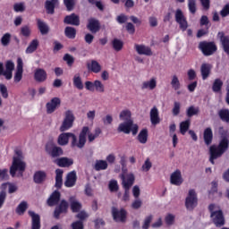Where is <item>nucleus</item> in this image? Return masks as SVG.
Segmentation results:
<instances>
[{
	"mask_svg": "<svg viewBox=\"0 0 229 229\" xmlns=\"http://www.w3.org/2000/svg\"><path fill=\"white\" fill-rule=\"evenodd\" d=\"M101 133V129L98 128L94 131L89 126H84L80 134L79 138L75 136L74 133L72 134L71 146L72 148H78L81 149L85 148V144H87V138L89 142H94L99 134Z\"/></svg>",
	"mask_w": 229,
	"mask_h": 229,
	"instance_id": "f257e3e1",
	"label": "nucleus"
},
{
	"mask_svg": "<svg viewBox=\"0 0 229 229\" xmlns=\"http://www.w3.org/2000/svg\"><path fill=\"white\" fill-rule=\"evenodd\" d=\"M72 229H83V222L81 220L73 222L72 224Z\"/></svg>",
	"mask_w": 229,
	"mask_h": 229,
	"instance_id": "774afa93",
	"label": "nucleus"
},
{
	"mask_svg": "<svg viewBox=\"0 0 229 229\" xmlns=\"http://www.w3.org/2000/svg\"><path fill=\"white\" fill-rule=\"evenodd\" d=\"M175 216L169 213L165 216V222L166 223V225H174V219H175Z\"/></svg>",
	"mask_w": 229,
	"mask_h": 229,
	"instance_id": "e2e57ef3",
	"label": "nucleus"
},
{
	"mask_svg": "<svg viewBox=\"0 0 229 229\" xmlns=\"http://www.w3.org/2000/svg\"><path fill=\"white\" fill-rule=\"evenodd\" d=\"M76 180H78V177L76 175L75 171H72L68 173L64 182L65 187H68V188L74 187L76 185Z\"/></svg>",
	"mask_w": 229,
	"mask_h": 229,
	"instance_id": "412c9836",
	"label": "nucleus"
},
{
	"mask_svg": "<svg viewBox=\"0 0 229 229\" xmlns=\"http://www.w3.org/2000/svg\"><path fill=\"white\" fill-rule=\"evenodd\" d=\"M199 47L206 56H210V55H214V53L217 51V47H216V44L212 42H200Z\"/></svg>",
	"mask_w": 229,
	"mask_h": 229,
	"instance_id": "1a4fd4ad",
	"label": "nucleus"
},
{
	"mask_svg": "<svg viewBox=\"0 0 229 229\" xmlns=\"http://www.w3.org/2000/svg\"><path fill=\"white\" fill-rule=\"evenodd\" d=\"M228 144H229L228 139L224 138L220 140V143L218 146L212 145L209 148V155H210L209 162H211V164H215L214 161L225 154L226 149H228Z\"/></svg>",
	"mask_w": 229,
	"mask_h": 229,
	"instance_id": "7ed1b4c3",
	"label": "nucleus"
},
{
	"mask_svg": "<svg viewBox=\"0 0 229 229\" xmlns=\"http://www.w3.org/2000/svg\"><path fill=\"white\" fill-rule=\"evenodd\" d=\"M150 121L152 124L157 125L160 123V116L158 115V108L153 107L150 110Z\"/></svg>",
	"mask_w": 229,
	"mask_h": 229,
	"instance_id": "c9c22d12",
	"label": "nucleus"
},
{
	"mask_svg": "<svg viewBox=\"0 0 229 229\" xmlns=\"http://www.w3.org/2000/svg\"><path fill=\"white\" fill-rule=\"evenodd\" d=\"M134 49L138 55H144L145 56H151V55H153L151 48H149V47H146L145 45H135Z\"/></svg>",
	"mask_w": 229,
	"mask_h": 229,
	"instance_id": "4be33fe9",
	"label": "nucleus"
},
{
	"mask_svg": "<svg viewBox=\"0 0 229 229\" xmlns=\"http://www.w3.org/2000/svg\"><path fill=\"white\" fill-rule=\"evenodd\" d=\"M204 142L207 146H210L212 144V139H214V133L212 132V129L208 127L204 130Z\"/></svg>",
	"mask_w": 229,
	"mask_h": 229,
	"instance_id": "72a5a7b5",
	"label": "nucleus"
},
{
	"mask_svg": "<svg viewBox=\"0 0 229 229\" xmlns=\"http://www.w3.org/2000/svg\"><path fill=\"white\" fill-rule=\"evenodd\" d=\"M186 114H187L188 117H192L193 115H198V114H199V108L191 106L187 109Z\"/></svg>",
	"mask_w": 229,
	"mask_h": 229,
	"instance_id": "5fc2aeb1",
	"label": "nucleus"
},
{
	"mask_svg": "<svg viewBox=\"0 0 229 229\" xmlns=\"http://www.w3.org/2000/svg\"><path fill=\"white\" fill-rule=\"evenodd\" d=\"M119 119L120 121H133L131 120V111H130L129 109H124L123 111L120 112L119 114Z\"/></svg>",
	"mask_w": 229,
	"mask_h": 229,
	"instance_id": "ea45409f",
	"label": "nucleus"
},
{
	"mask_svg": "<svg viewBox=\"0 0 229 229\" xmlns=\"http://www.w3.org/2000/svg\"><path fill=\"white\" fill-rule=\"evenodd\" d=\"M26 161H24V155L21 150H15L13 157V162L10 166V174L13 178H21L26 171Z\"/></svg>",
	"mask_w": 229,
	"mask_h": 229,
	"instance_id": "f03ea898",
	"label": "nucleus"
},
{
	"mask_svg": "<svg viewBox=\"0 0 229 229\" xmlns=\"http://www.w3.org/2000/svg\"><path fill=\"white\" fill-rule=\"evenodd\" d=\"M175 21H176L177 23H179L180 29L182 31H185V30H187V28H189V25L187 23V20L185 19V16L183 15V13L180 9H178L175 12Z\"/></svg>",
	"mask_w": 229,
	"mask_h": 229,
	"instance_id": "2eb2a0df",
	"label": "nucleus"
},
{
	"mask_svg": "<svg viewBox=\"0 0 229 229\" xmlns=\"http://www.w3.org/2000/svg\"><path fill=\"white\" fill-rule=\"evenodd\" d=\"M10 40H12V34L10 33H5L3 35V37L1 38V44L2 46H8V44H10Z\"/></svg>",
	"mask_w": 229,
	"mask_h": 229,
	"instance_id": "6e6d98bb",
	"label": "nucleus"
},
{
	"mask_svg": "<svg viewBox=\"0 0 229 229\" xmlns=\"http://www.w3.org/2000/svg\"><path fill=\"white\" fill-rule=\"evenodd\" d=\"M211 71H212V65L207 63L202 64L200 66V74L202 76V80H207L208 76H210Z\"/></svg>",
	"mask_w": 229,
	"mask_h": 229,
	"instance_id": "c756f323",
	"label": "nucleus"
},
{
	"mask_svg": "<svg viewBox=\"0 0 229 229\" xmlns=\"http://www.w3.org/2000/svg\"><path fill=\"white\" fill-rule=\"evenodd\" d=\"M118 190H119V184H117V181L115 180L110 181L109 191H111V192H117Z\"/></svg>",
	"mask_w": 229,
	"mask_h": 229,
	"instance_id": "680f3d73",
	"label": "nucleus"
},
{
	"mask_svg": "<svg viewBox=\"0 0 229 229\" xmlns=\"http://www.w3.org/2000/svg\"><path fill=\"white\" fill-rule=\"evenodd\" d=\"M131 207L133 208V210H139V208H142V199L137 198L132 201Z\"/></svg>",
	"mask_w": 229,
	"mask_h": 229,
	"instance_id": "bf43d9fd",
	"label": "nucleus"
},
{
	"mask_svg": "<svg viewBox=\"0 0 229 229\" xmlns=\"http://www.w3.org/2000/svg\"><path fill=\"white\" fill-rule=\"evenodd\" d=\"M88 71L90 72H94L95 74H99L101 70L103 69V66L99 64V62L96 60H91L87 64Z\"/></svg>",
	"mask_w": 229,
	"mask_h": 229,
	"instance_id": "aec40b11",
	"label": "nucleus"
},
{
	"mask_svg": "<svg viewBox=\"0 0 229 229\" xmlns=\"http://www.w3.org/2000/svg\"><path fill=\"white\" fill-rule=\"evenodd\" d=\"M29 216L32 219V229H40V216L35 211H29Z\"/></svg>",
	"mask_w": 229,
	"mask_h": 229,
	"instance_id": "c85d7f7f",
	"label": "nucleus"
},
{
	"mask_svg": "<svg viewBox=\"0 0 229 229\" xmlns=\"http://www.w3.org/2000/svg\"><path fill=\"white\" fill-rule=\"evenodd\" d=\"M118 131H122L126 134L131 131L132 135H137L139 132V125L135 124L133 121H125L119 124Z\"/></svg>",
	"mask_w": 229,
	"mask_h": 229,
	"instance_id": "423d86ee",
	"label": "nucleus"
},
{
	"mask_svg": "<svg viewBox=\"0 0 229 229\" xmlns=\"http://www.w3.org/2000/svg\"><path fill=\"white\" fill-rule=\"evenodd\" d=\"M2 191H6L8 189L9 194H13V192H17V184L13 182H4L1 185Z\"/></svg>",
	"mask_w": 229,
	"mask_h": 229,
	"instance_id": "e433bc0d",
	"label": "nucleus"
},
{
	"mask_svg": "<svg viewBox=\"0 0 229 229\" xmlns=\"http://www.w3.org/2000/svg\"><path fill=\"white\" fill-rule=\"evenodd\" d=\"M13 10L16 13H22L26 12V3H24V2L15 3L13 6Z\"/></svg>",
	"mask_w": 229,
	"mask_h": 229,
	"instance_id": "37998d69",
	"label": "nucleus"
},
{
	"mask_svg": "<svg viewBox=\"0 0 229 229\" xmlns=\"http://www.w3.org/2000/svg\"><path fill=\"white\" fill-rule=\"evenodd\" d=\"M47 178V173L43 170H38L34 173L33 180L35 183H44Z\"/></svg>",
	"mask_w": 229,
	"mask_h": 229,
	"instance_id": "5701e85b",
	"label": "nucleus"
},
{
	"mask_svg": "<svg viewBox=\"0 0 229 229\" xmlns=\"http://www.w3.org/2000/svg\"><path fill=\"white\" fill-rule=\"evenodd\" d=\"M191 127V120H186L180 123V132L182 135H185L187 131H189V128Z\"/></svg>",
	"mask_w": 229,
	"mask_h": 229,
	"instance_id": "49530a36",
	"label": "nucleus"
},
{
	"mask_svg": "<svg viewBox=\"0 0 229 229\" xmlns=\"http://www.w3.org/2000/svg\"><path fill=\"white\" fill-rule=\"evenodd\" d=\"M64 33L68 38H74L76 37V30L72 27H66Z\"/></svg>",
	"mask_w": 229,
	"mask_h": 229,
	"instance_id": "864d4df0",
	"label": "nucleus"
},
{
	"mask_svg": "<svg viewBox=\"0 0 229 229\" xmlns=\"http://www.w3.org/2000/svg\"><path fill=\"white\" fill-rule=\"evenodd\" d=\"M70 203L72 212H80V209L81 208V203H80L76 198H70Z\"/></svg>",
	"mask_w": 229,
	"mask_h": 229,
	"instance_id": "79ce46f5",
	"label": "nucleus"
},
{
	"mask_svg": "<svg viewBox=\"0 0 229 229\" xmlns=\"http://www.w3.org/2000/svg\"><path fill=\"white\" fill-rule=\"evenodd\" d=\"M34 79L39 83H42L47 80V72L44 69H37L34 72Z\"/></svg>",
	"mask_w": 229,
	"mask_h": 229,
	"instance_id": "a878e982",
	"label": "nucleus"
},
{
	"mask_svg": "<svg viewBox=\"0 0 229 229\" xmlns=\"http://www.w3.org/2000/svg\"><path fill=\"white\" fill-rule=\"evenodd\" d=\"M219 115L222 119V121H225V123H228L229 121V111L227 109H223L219 112Z\"/></svg>",
	"mask_w": 229,
	"mask_h": 229,
	"instance_id": "69168bd1",
	"label": "nucleus"
},
{
	"mask_svg": "<svg viewBox=\"0 0 229 229\" xmlns=\"http://www.w3.org/2000/svg\"><path fill=\"white\" fill-rule=\"evenodd\" d=\"M64 4L66 6L68 12H72L74 10V4H76V0H64Z\"/></svg>",
	"mask_w": 229,
	"mask_h": 229,
	"instance_id": "4d7b16f0",
	"label": "nucleus"
},
{
	"mask_svg": "<svg viewBox=\"0 0 229 229\" xmlns=\"http://www.w3.org/2000/svg\"><path fill=\"white\" fill-rule=\"evenodd\" d=\"M170 183L172 185H175L176 187H180L182 183H183V176H182V171L175 170L170 175Z\"/></svg>",
	"mask_w": 229,
	"mask_h": 229,
	"instance_id": "dca6fc26",
	"label": "nucleus"
},
{
	"mask_svg": "<svg viewBox=\"0 0 229 229\" xmlns=\"http://www.w3.org/2000/svg\"><path fill=\"white\" fill-rule=\"evenodd\" d=\"M171 85L174 90H180V89H182V83L180 82V78L178 75L174 74L172 76Z\"/></svg>",
	"mask_w": 229,
	"mask_h": 229,
	"instance_id": "a19ab883",
	"label": "nucleus"
},
{
	"mask_svg": "<svg viewBox=\"0 0 229 229\" xmlns=\"http://www.w3.org/2000/svg\"><path fill=\"white\" fill-rule=\"evenodd\" d=\"M38 46H40L38 39H32L25 50L26 55H32V53H35V51L38 49Z\"/></svg>",
	"mask_w": 229,
	"mask_h": 229,
	"instance_id": "bb28decb",
	"label": "nucleus"
},
{
	"mask_svg": "<svg viewBox=\"0 0 229 229\" xmlns=\"http://www.w3.org/2000/svg\"><path fill=\"white\" fill-rule=\"evenodd\" d=\"M84 85L86 90H89V92H98L99 94L105 92V84L99 80H95L93 82L87 81Z\"/></svg>",
	"mask_w": 229,
	"mask_h": 229,
	"instance_id": "0eeeda50",
	"label": "nucleus"
},
{
	"mask_svg": "<svg viewBox=\"0 0 229 229\" xmlns=\"http://www.w3.org/2000/svg\"><path fill=\"white\" fill-rule=\"evenodd\" d=\"M222 87H223V81L219 79H216L212 86V90L213 92H221Z\"/></svg>",
	"mask_w": 229,
	"mask_h": 229,
	"instance_id": "3c124183",
	"label": "nucleus"
},
{
	"mask_svg": "<svg viewBox=\"0 0 229 229\" xmlns=\"http://www.w3.org/2000/svg\"><path fill=\"white\" fill-rule=\"evenodd\" d=\"M74 121H76V116H74V112L68 109L64 113V118L59 126V131H67L74 126Z\"/></svg>",
	"mask_w": 229,
	"mask_h": 229,
	"instance_id": "39448f33",
	"label": "nucleus"
},
{
	"mask_svg": "<svg viewBox=\"0 0 229 229\" xmlns=\"http://www.w3.org/2000/svg\"><path fill=\"white\" fill-rule=\"evenodd\" d=\"M96 171H105L108 169V162L106 160H97L95 163Z\"/></svg>",
	"mask_w": 229,
	"mask_h": 229,
	"instance_id": "c03bdc74",
	"label": "nucleus"
},
{
	"mask_svg": "<svg viewBox=\"0 0 229 229\" xmlns=\"http://www.w3.org/2000/svg\"><path fill=\"white\" fill-rule=\"evenodd\" d=\"M69 139H72V132H63L59 135L57 142L59 146H67L69 144Z\"/></svg>",
	"mask_w": 229,
	"mask_h": 229,
	"instance_id": "b1692460",
	"label": "nucleus"
},
{
	"mask_svg": "<svg viewBox=\"0 0 229 229\" xmlns=\"http://www.w3.org/2000/svg\"><path fill=\"white\" fill-rule=\"evenodd\" d=\"M22 72H24L22 59L19 57L17 59V67L14 72V83H19L22 80Z\"/></svg>",
	"mask_w": 229,
	"mask_h": 229,
	"instance_id": "f3484780",
	"label": "nucleus"
},
{
	"mask_svg": "<svg viewBox=\"0 0 229 229\" xmlns=\"http://www.w3.org/2000/svg\"><path fill=\"white\" fill-rule=\"evenodd\" d=\"M46 151L50 155L51 157H60V155H64V150H62V148L56 147L53 141H50L47 143L46 146Z\"/></svg>",
	"mask_w": 229,
	"mask_h": 229,
	"instance_id": "ddd939ff",
	"label": "nucleus"
},
{
	"mask_svg": "<svg viewBox=\"0 0 229 229\" xmlns=\"http://www.w3.org/2000/svg\"><path fill=\"white\" fill-rule=\"evenodd\" d=\"M15 69V64L12 61H7L5 64V71L3 72V64L0 63V75H4L5 80H12L13 72Z\"/></svg>",
	"mask_w": 229,
	"mask_h": 229,
	"instance_id": "f8f14e48",
	"label": "nucleus"
},
{
	"mask_svg": "<svg viewBox=\"0 0 229 229\" xmlns=\"http://www.w3.org/2000/svg\"><path fill=\"white\" fill-rule=\"evenodd\" d=\"M221 17H228L229 15V4H225L220 11Z\"/></svg>",
	"mask_w": 229,
	"mask_h": 229,
	"instance_id": "338daca9",
	"label": "nucleus"
},
{
	"mask_svg": "<svg viewBox=\"0 0 229 229\" xmlns=\"http://www.w3.org/2000/svg\"><path fill=\"white\" fill-rule=\"evenodd\" d=\"M73 85L79 90H83V82L81 81V77H80V75H75L73 77Z\"/></svg>",
	"mask_w": 229,
	"mask_h": 229,
	"instance_id": "8fccbe9b",
	"label": "nucleus"
},
{
	"mask_svg": "<svg viewBox=\"0 0 229 229\" xmlns=\"http://www.w3.org/2000/svg\"><path fill=\"white\" fill-rule=\"evenodd\" d=\"M64 170L56 169L55 170V187L60 189L64 185Z\"/></svg>",
	"mask_w": 229,
	"mask_h": 229,
	"instance_id": "f704fd0d",
	"label": "nucleus"
},
{
	"mask_svg": "<svg viewBox=\"0 0 229 229\" xmlns=\"http://www.w3.org/2000/svg\"><path fill=\"white\" fill-rule=\"evenodd\" d=\"M152 221H153V215H148L145 216V218L143 219L141 227L143 229H148Z\"/></svg>",
	"mask_w": 229,
	"mask_h": 229,
	"instance_id": "603ef678",
	"label": "nucleus"
},
{
	"mask_svg": "<svg viewBox=\"0 0 229 229\" xmlns=\"http://www.w3.org/2000/svg\"><path fill=\"white\" fill-rule=\"evenodd\" d=\"M60 4L59 0H47L45 4V8L47 13H55V7Z\"/></svg>",
	"mask_w": 229,
	"mask_h": 229,
	"instance_id": "7c9ffc66",
	"label": "nucleus"
},
{
	"mask_svg": "<svg viewBox=\"0 0 229 229\" xmlns=\"http://www.w3.org/2000/svg\"><path fill=\"white\" fill-rule=\"evenodd\" d=\"M26 210H28V202L26 201L21 202L16 208V212L19 216H22Z\"/></svg>",
	"mask_w": 229,
	"mask_h": 229,
	"instance_id": "09e8293b",
	"label": "nucleus"
},
{
	"mask_svg": "<svg viewBox=\"0 0 229 229\" xmlns=\"http://www.w3.org/2000/svg\"><path fill=\"white\" fill-rule=\"evenodd\" d=\"M21 34L23 37H30L31 35V29L28 25H24L21 28Z\"/></svg>",
	"mask_w": 229,
	"mask_h": 229,
	"instance_id": "052dcab7",
	"label": "nucleus"
},
{
	"mask_svg": "<svg viewBox=\"0 0 229 229\" xmlns=\"http://www.w3.org/2000/svg\"><path fill=\"white\" fill-rule=\"evenodd\" d=\"M123 41H121L117 38L113 40V47H114V51H117V52L121 51L123 49Z\"/></svg>",
	"mask_w": 229,
	"mask_h": 229,
	"instance_id": "13d9d810",
	"label": "nucleus"
},
{
	"mask_svg": "<svg viewBox=\"0 0 229 229\" xmlns=\"http://www.w3.org/2000/svg\"><path fill=\"white\" fill-rule=\"evenodd\" d=\"M142 90H155L157 89V77H152L141 84Z\"/></svg>",
	"mask_w": 229,
	"mask_h": 229,
	"instance_id": "6ab92c4d",
	"label": "nucleus"
},
{
	"mask_svg": "<svg viewBox=\"0 0 229 229\" xmlns=\"http://www.w3.org/2000/svg\"><path fill=\"white\" fill-rule=\"evenodd\" d=\"M67 208H69V204L65 200H62L60 205L56 207L54 216L55 217H59L61 214L64 212H67Z\"/></svg>",
	"mask_w": 229,
	"mask_h": 229,
	"instance_id": "cd10ccee",
	"label": "nucleus"
},
{
	"mask_svg": "<svg viewBox=\"0 0 229 229\" xmlns=\"http://www.w3.org/2000/svg\"><path fill=\"white\" fill-rule=\"evenodd\" d=\"M148 129H143L138 135V140L140 144H146L148 142Z\"/></svg>",
	"mask_w": 229,
	"mask_h": 229,
	"instance_id": "a18cd8bd",
	"label": "nucleus"
},
{
	"mask_svg": "<svg viewBox=\"0 0 229 229\" xmlns=\"http://www.w3.org/2000/svg\"><path fill=\"white\" fill-rule=\"evenodd\" d=\"M151 167H153V162H151V159L147 158L141 165V171L142 173H148L151 170Z\"/></svg>",
	"mask_w": 229,
	"mask_h": 229,
	"instance_id": "de8ad7c7",
	"label": "nucleus"
},
{
	"mask_svg": "<svg viewBox=\"0 0 229 229\" xmlns=\"http://www.w3.org/2000/svg\"><path fill=\"white\" fill-rule=\"evenodd\" d=\"M123 174L121 175L122 178V185L123 189H130L133 183H135V174L129 173L125 174L126 170L123 169Z\"/></svg>",
	"mask_w": 229,
	"mask_h": 229,
	"instance_id": "9d476101",
	"label": "nucleus"
},
{
	"mask_svg": "<svg viewBox=\"0 0 229 229\" xmlns=\"http://www.w3.org/2000/svg\"><path fill=\"white\" fill-rule=\"evenodd\" d=\"M65 24H72V26H80V17L74 13L64 18Z\"/></svg>",
	"mask_w": 229,
	"mask_h": 229,
	"instance_id": "2f4dec72",
	"label": "nucleus"
},
{
	"mask_svg": "<svg viewBox=\"0 0 229 229\" xmlns=\"http://www.w3.org/2000/svg\"><path fill=\"white\" fill-rule=\"evenodd\" d=\"M0 94L4 99H8V88L4 84H0Z\"/></svg>",
	"mask_w": 229,
	"mask_h": 229,
	"instance_id": "0e129e2a",
	"label": "nucleus"
},
{
	"mask_svg": "<svg viewBox=\"0 0 229 229\" xmlns=\"http://www.w3.org/2000/svg\"><path fill=\"white\" fill-rule=\"evenodd\" d=\"M185 207L187 210H194L198 207V194L195 190H190L188 191V196L185 199Z\"/></svg>",
	"mask_w": 229,
	"mask_h": 229,
	"instance_id": "6e6552de",
	"label": "nucleus"
},
{
	"mask_svg": "<svg viewBox=\"0 0 229 229\" xmlns=\"http://www.w3.org/2000/svg\"><path fill=\"white\" fill-rule=\"evenodd\" d=\"M37 22H38V28L41 35H47V33H49V26L47 25V23H46L44 21L40 19H38Z\"/></svg>",
	"mask_w": 229,
	"mask_h": 229,
	"instance_id": "4c0bfd02",
	"label": "nucleus"
},
{
	"mask_svg": "<svg viewBox=\"0 0 229 229\" xmlns=\"http://www.w3.org/2000/svg\"><path fill=\"white\" fill-rule=\"evenodd\" d=\"M60 201V192L59 191H54L50 198L47 200V203L49 207H54V205H56Z\"/></svg>",
	"mask_w": 229,
	"mask_h": 229,
	"instance_id": "58836bf2",
	"label": "nucleus"
},
{
	"mask_svg": "<svg viewBox=\"0 0 229 229\" xmlns=\"http://www.w3.org/2000/svg\"><path fill=\"white\" fill-rule=\"evenodd\" d=\"M209 210L211 212L210 217L214 223V225L217 228H221L225 225V216L223 215V211L219 205L211 204L209 205Z\"/></svg>",
	"mask_w": 229,
	"mask_h": 229,
	"instance_id": "20e7f679",
	"label": "nucleus"
},
{
	"mask_svg": "<svg viewBox=\"0 0 229 229\" xmlns=\"http://www.w3.org/2000/svg\"><path fill=\"white\" fill-rule=\"evenodd\" d=\"M55 164H57L59 167H71V165L74 164V160L69 157H61L55 161Z\"/></svg>",
	"mask_w": 229,
	"mask_h": 229,
	"instance_id": "473e14b6",
	"label": "nucleus"
},
{
	"mask_svg": "<svg viewBox=\"0 0 229 229\" xmlns=\"http://www.w3.org/2000/svg\"><path fill=\"white\" fill-rule=\"evenodd\" d=\"M112 216L113 219L116 221V223H123V221H126V210L123 208L117 209L116 208H113Z\"/></svg>",
	"mask_w": 229,
	"mask_h": 229,
	"instance_id": "4468645a",
	"label": "nucleus"
},
{
	"mask_svg": "<svg viewBox=\"0 0 229 229\" xmlns=\"http://www.w3.org/2000/svg\"><path fill=\"white\" fill-rule=\"evenodd\" d=\"M87 28L91 33H98V31L101 30V24L99 23V21H98L97 19L90 18L88 20Z\"/></svg>",
	"mask_w": 229,
	"mask_h": 229,
	"instance_id": "a211bd4d",
	"label": "nucleus"
},
{
	"mask_svg": "<svg viewBox=\"0 0 229 229\" xmlns=\"http://www.w3.org/2000/svg\"><path fill=\"white\" fill-rule=\"evenodd\" d=\"M62 105V99L58 97H55L51 98L47 104H46V110L47 114H55L56 110H58V107Z\"/></svg>",
	"mask_w": 229,
	"mask_h": 229,
	"instance_id": "9b49d317",
	"label": "nucleus"
},
{
	"mask_svg": "<svg viewBox=\"0 0 229 229\" xmlns=\"http://www.w3.org/2000/svg\"><path fill=\"white\" fill-rule=\"evenodd\" d=\"M218 38L220 39L224 51L229 55V36H225V32H219Z\"/></svg>",
	"mask_w": 229,
	"mask_h": 229,
	"instance_id": "393cba45",
	"label": "nucleus"
}]
</instances>
